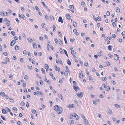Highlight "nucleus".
<instances>
[{"mask_svg":"<svg viewBox=\"0 0 125 125\" xmlns=\"http://www.w3.org/2000/svg\"><path fill=\"white\" fill-rule=\"evenodd\" d=\"M7 12H6L5 11L4 12H0V14H1V15L2 14H3L4 15H5L6 16H7Z\"/></svg>","mask_w":125,"mask_h":125,"instance_id":"f3484780","label":"nucleus"},{"mask_svg":"<svg viewBox=\"0 0 125 125\" xmlns=\"http://www.w3.org/2000/svg\"><path fill=\"white\" fill-rule=\"evenodd\" d=\"M15 33V32L13 31H11V34L13 36H14L15 35L14 34Z\"/></svg>","mask_w":125,"mask_h":125,"instance_id":"79ce46f5","label":"nucleus"},{"mask_svg":"<svg viewBox=\"0 0 125 125\" xmlns=\"http://www.w3.org/2000/svg\"><path fill=\"white\" fill-rule=\"evenodd\" d=\"M107 111L108 114L110 115H112V114L113 113L112 110L109 109H107Z\"/></svg>","mask_w":125,"mask_h":125,"instance_id":"9b49d317","label":"nucleus"},{"mask_svg":"<svg viewBox=\"0 0 125 125\" xmlns=\"http://www.w3.org/2000/svg\"><path fill=\"white\" fill-rule=\"evenodd\" d=\"M102 80L104 81H106L107 80V78L106 77H105L104 78H102Z\"/></svg>","mask_w":125,"mask_h":125,"instance_id":"c03bdc74","label":"nucleus"},{"mask_svg":"<svg viewBox=\"0 0 125 125\" xmlns=\"http://www.w3.org/2000/svg\"><path fill=\"white\" fill-rule=\"evenodd\" d=\"M59 43L61 45H62L63 44L62 42V40H60V41L59 42Z\"/></svg>","mask_w":125,"mask_h":125,"instance_id":"6e6d98bb","label":"nucleus"},{"mask_svg":"<svg viewBox=\"0 0 125 125\" xmlns=\"http://www.w3.org/2000/svg\"><path fill=\"white\" fill-rule=\"evenodd\" d=\"M19 15L20 17L22 18L23 19H24L25 17V16L22 14H21V15L19 14Z\"/></svg>","mask_w":125,"mask_h":125,"instance_id":"dca6fc26","label":"nucleus"},{"mask_svg":"<svg viewBox=\"0 0 125 125\" xmlns=\"http://www.w3.org/2000/svg\"><path fill=\"white\" fill-rule=\"evenodd\" d=\"M121 34L122 36H124L125 35V31H123L122 33Z\"/></svg>","mask_w":125,"mask_h":125,"instance_id":"774afa93","label":"nucleus"},{"mask_svg":"<svg viewBox=\"0 0 125 125\" xmlns=\"http://www.w3.org/2000/svg\"><path fill=\"white\" fill-rule=\"evenodd\" d=\"M112 25L113 27H115L116 26L115 23V22H113L112 23Z\"/></svg>","mask_w":125,"mask_h":125,"instance_id":"bf43d9fd","label":"nucleus"},{"mask_svg":"<svg viewBox=\"0 0 125 125\" xmlns=\"http://www.w3.org/2000/svg\"><path fill=\"white\" fill-rule=\"evenodd\" d=\"M17 124L18 125H22V123L20 121H18L17 123Z\"/></svg>","mask_w":125,"mask_h":125,"instance_id":"ea45409f","label":"nucleus"},{"mask_svg":"<svg viewBox=\"0 0 125 125\" xmlns=\"http://www.w3.org/2000/svg\"><path fill=\"white\" fill-rule=\"evenodd\" d=\"M68 108H74V105L73 104H70L69 105Z\"/></svg>","mask_w":125,"mask_h":125,"instance_id":"6e6552de","label":"nucleus"},{"mask_svg":"<svg viewBox=\"0 0 125 125\" xmlns=\"http://www.w3.org/2000/svg\"><path fill=\"white\" fill-rule=\"evenodd\" d=\"M69 7L72 10H73L74 9V7L73 5H70Z\"/></svg>","mask_w":125,"mask_h":125,"instance_id":"473e14b6","label":"nucleus"},{"mask_svg":"<svg viewBox=\"0 0 125 125\" xmlns=\"http://www.w3.org/2000/svg\"><path fill=\"white\" fill-rule=\"evenodd\" d=\"M24 78L25 80H27L28 79V77L27 75H25L24 76Z\"/></svg>","mask_w":125,"mask_h":125,"instance_id":"5fc2aeb1","label":"nucleus"},{"mask_svg":"<svg viewBox=\"0 0 125 125\" xmlns=\"http://www.w3.org/2000/svg\"><path fill=\"white\" fill-rule=\"evenodd\" d=\"M67 63L70 65L71 64V62L69 59H68L67 60Z\"/></svg>","mask_w":125,"mask_h":125,"instance_id":"b1692460","label":"nucleus"},{"mask_svg":"<svg viewBox=\"0 0 125 125\" xmlns=\"http://www.w3.org/2000/svg\"><path fill=\"white\" fill-rule=\"evenodd\" d=\"M81 5L82 6H84L85 5V3L83 1H82L81 2Z\"/></svg>","mask_w":125,"mask_h":125,"instance_id":"49530a36","label":"nucleus"},{"mask_svg":"<svg viewBox=\"0 0 125 125\" xmlns=\"http://www.w3.org/2000/svg\"><path fill=\"white\" fill-rule=\"evenodd\" d=\"M42 4L43 6L45 8L47 9L48 8V7L46 5L45 3L43 2H42Z\"/></svg>","mask_w":125,"mask_h":125,"instance_id":"2f4dec72","label":"nucleus"},{"mask_svg":"<svg viewBox=\"0 0 125 125\" xmlns=\"http://www.w3.org/2000/svg\"><path fill=\"white\" fill-rule=\"evenodd\" d=\"M83 93L82 92H79L76 94V95L78 97L80 98L82 97L83 96Z\"/></svg>","mask_w":125,"mask_h":125,"instance_id":"7ed1b4c3","label":"nucleus"},{"mask_svg":"<svg viewBox=\"0 0 125 125\" xmlns=\"http://www.w3.org/2000/svg\"><path fill=\"white\" fill-rule=\"evenodd\" d=\"M97 20L99 21H101V18L99 16L97 17Z\"/></svg>","mask_w":125,"mask_h":125,"instance_id":"37998d69","label":"nucleus"},{"mask_svg":"<svg viewBox=\"0 0 125 125\" xmlns=\"http://www.w3.org/2000/svg\"><path fill=\"white\" fill-rule=\"evenodd\" d=\"M73 115H69V117L70 118L73 119Z\"/></svg>","mask_w":125,"mask_h":125,"instance_id":"a878e982","label":"nucleus"},{"mask_svg":"<svg viewBox=\"0 0 125 125\" xmlns=\"http://www.w3.org/2000/svg\"><path fill=\"white\" fill-rule=\"evenodd\" d=\"M71 53L73 55L74 54V50H71Z\"/></svg>","mask_w":125,"mask_h":125,"instance_id":"4d7b16f0","label":"nucleus"},{"mask_svg":"<svg viewBox=\"0 0 125 125\" xmlns=\"http://www.w3.org/2000/svg\"><path fill=\"white\" fill-rule=\"evenodd\" d=\"M50 19L52 20H54L53 17L52 16H51L50 17Z\"/></svg>","mask_w":125,"mask_h":125,"instance_id":"09e8293b","label":"nucleus"},{"mask_svg":"<svg viewBox=\"0 0 125 125\" xmlns=\"http://www.w3.org/2000/svg\"><path fill=\"white\" fill-rule=\"evenodd\" d=\"M5 108L7 111H8L9 112H10L11 110L10 109L7 107H6Z\"/></svg>","mask_w":125,"mask_h":125,"instance_id":"c9c22d12","label":"nucleus"},{"mask_svg":"<svg viewBox=\"0 0 125 125\" xmlns=\"http://www.w3.org/2000/svg\"><path fill=\"white\" fill-rule=\"evenodd\" d=\"M112 46L111 45H109L108 46V48L109 50L111 51L112 49Z\"/></svg>","mask_w":125,"mask_h":125,"instance_id":"f704fd0d","label":"nucleus"},{"mask_svg":"<svg viewBox=\"0 0 125 125\" xmlns=\"http://www.w3.org/2000/svg\"><path fill=\"white\" fill-rule=\"evenodd\" d=\"M98 55L99 56H100L102 55L101 51H100V52L99 53V54Z\"/></svg>","mask_w":125,"mask_h":125,"instance_id":"338daca9","label":"nucleus"},{"mask_svg":"<svg viewBox=\"0 0 125 125\" xmlns=\"http://www.w3.org/2000/svg\"><path fill=\"white\" fill-rule=\"evenodd\" d=\"M19 47L17 45H16L15 47V49L16 50H19Z\"/></svg>","mask_w":125,"mask_h":125,"instance_id":"393cba45","label":"nucleus"},{"mask_svg":"<svg viewBox=\"0 0 125 125\" xmlns=\"http://www.w3.org/2000/svg\"><path fill=\"white\" fill-rule=\"evenodd\" d=\"M74 89L76 91H78L80 90L79 88L76 85H73V86Z\"/></svg>","mask_w":125,"mask_h":125,"instance_id":"20e7f679","label":"nucleus"},{"mask_svg":"<svg viewBox=\"0 0 125 125\" xmlns=\"http://www.w3.org/2000/svg\"><path fill=\"white\" fill-rule=\"evenodd\" d=\"M20 60L21 63H23L24 62V61L23 59L22 58H20Z\"/></svg>","mask_w":125,"mask_h":125,"instance_id":"e433bc0d","label":"nucleus"},{"mask_svg":"<svg viewBox=\"0 0 125 125\" xmlns=\"http://www.w3.org/2000/svg\"><path fill=\"white\" fill-rule=\"evenodd\" d=\"M112 36L113 38H115L116 37V35L115 34H112Z\"/></svg>","mask_w":125,"mask_h":125,"instance_id":"052dcab7","label":"nucleus"},{"mask_svg":"<svg viewBox=\"0 0 125 125\" xmlns=\"http://www.w3.org/2000/svg\"><path fill=\"white\" fill-rule=\"evenodd\" d=\"M73 26L75 27H76V26H77V23H76L75 22H74V21H73Z\"/></svg>","mask_w":125,"mask_h":125,"instance_id":"c756f323","label":"nucleus"},{"mask_svg":"<svg viewBox=\"0 0 125 125\" xmlns=\"http://www.w3.org/2000/svg\"><path fill=\"white\" fill-rule=\"evenodd\" d=\"M0 95L6 99H8L9 98L8 96L7 95H6L5 93L3 92H0Z\"/></svg>","mask_w":125,"mask_h":125,"instance_id":"f03ea898","label":"nucleus"},{"mask_svg":"<svg viewBox=\"0 0 125 125\" xmlns=\"http://www.w3.org/2000/svg\"><path fill=\"white\" fill-rule=\"evenodd\" d=\"M84 123L86 125H89L88 122L87 120L86 119V120H84Z\"/></svg>","mask_w":125,"mask_h":125,"instance_id":"6ab92c4d","label":"nucleus"},{"mask_svg":"<svg viewBox=\"0 0 125 125\" xmlns=\"http://www.w3.org/2000/svg\"><path fill=\"white\" fill-rule=\"evenodd\" d=\"M28 67H29V69L31 70H32V66H28Z\"/></svg>","mask_w":125,"mask_h":125,"instance_id":"e2e57ef3","label":"nucleus"},{"mask_svg":"<svg viewBox=\"0 0 125 125\" xmlns=\"http://www.w3.org/2000/svg\"><path fill=\"white\" fill-rule=\"evenodd\" d=\"M2 111L3 114H6V110L4 109H2Z\"/></svg>","mask_w":125,"mask_h":125,"instance_id":"412c9836","label":"nucleus"},{"mask_svg":"<svg viewBox=\"0 0 125 125\" xmlns=\"http://www.w3.org/2000/svg\"><path fill=\"white\" fill-rule=\"evenodd\" d=\"M9 100L10 102L13 103L14 102V100L11 98H10Z\"/></svg>","mask_w":125,"mask_h":125,"instance_id":"58836bf2","label":"nucleus"},{"mask_svg":"<svg viewBox=\"0 0 125 125\" xmlns=\"http://www.w3.org/2000/svg\"><path fill=\"white\" fill-rule=\"evenodd\" d=\"M120 11V9L118 7L117 8L116 10V12H119Z\"/></svg>","mask_w":125,"mask_h":125,"instance_id":"72a5a7b5","label":"nucleus"},{"mask_svg":"<svg viewBox=\"0 0 125 125\" xmlns=\"http://www.w3.org/2000/svg\"><path fill=\"white\" fill-rule=\"evenodd\" d=\"M32 112L33 113L35 114L36 113V110L33 109L32 110Z\"/></svg>","mask_w":125,"mask_h":125,"instance_id":"de8ad7c7","label":"nucleus"},{"mask_svg":"<svg viewBox=\"0 0 125 125\" xmlns=\"http://www.w3.org/2000/svg\"><path fill=\"white\" fill-rule=\"evenodd\" d=\"M79 77L80 78H83V75L82 73H80L79 74Z\"/></svg>","mask_w":125,"mask_h":125,"instance_id":"aec40b11","label":"nucleus"},{"mask_svg":"<svg viewBox=\"0 0 125 125\" xmlns=\"http://www.w3.org/2000/svg\"><path fill=\"white\" fill-rule=\"evenodd\" d=\"M29 60L33 64H34L35 63V61L31 59V58H29Z\"/></svg>","mask_w":125,"mask_h":125,"instance_id":"a211bd4d","label":"nucleus"},{"mask_svg":"<svg viewBox=\"0 0 125 125\" xmlns=\"http://www.w3.org/2000/svg\"><path fill=\"white\" fill-rule=\"evenodd\" d=\"M45 24V23H42V28H45L44 25Z\"/></svg>","mask_w":125,"mask_h":125,"instance_id":"69168bd1","label":"nucleus"},{"mask_svg":"<svg viewBox=\"0 0 125 125\" xmlns=\"http://www.w3.org/2000/svg\"><path fill=\"white\" fill-rule=\"evenodd\" d=\"M45 69L46 70V71H47L48 69L49 68V66L47 64H45Z\"/></svg>","mask_w":125,"mask_h":125,"instance_id":"4be33fe9","label":"nucleus"},{"mask_svg":"<svg viewBox=\"0 0 125 125\" xmlns=\"http://www.w3.org/2000/svg\"><path fill=\"white\" fill-rule=\"evenodd\" d=\"M105 88V90L107 91H108L110 89V87L108 86H107Z\"/></svg>","mask_w":125,"mask_h":125,"instance_id":"cd10ccee","label":"nucleus"},{"mask_svg":"<svg viewBox=\"0 0 125 125\" xmlns=\"http://www.w3.org/2000/svg\"><path fill=\"white\" fill-rule=\"evenodd\" d=\"M99 100L98 99H96L95 100H93V104H96V102H99Z\"/></svg>","mask_w":125,"mask_h":125,"instance_id":"9d476101","label":"nucleus"},{"mask_svg":"<svg viewBox=\"0 0 125 125\" xmlns=\"http://www.w3.org/2000/svg\"><path fill=\"white\" fill-rule=\"evenodd\" d=\"M6 23V25L8 26H9L10 25V21H8Z\"/></svg>","mask_w":125,"mask_h":125,"instance_id":"c85d7f7f","label":"nucleus"},{"mask_svg":"<svg viewBox=\"0 0 125 125\" xmlns=\"http://www.w3.org/2000/svg\"><path fill=\"white\" fill-rule=\"evenodd\" d=\"M3 53L5 56H7L8 55V53L6 52H4Z\"/></svg>","mask_w":125,"mask_h":125,"instance_id":"680f3d73","label":"nucleus"},{"mask_svg":"<svg viewBox=\"0 0 125 125\" xmlns=\"http://www.w3.org/2000/svg\"><path fill=\"white\" fill-rule=\"evenodd\" d=\"M54 67L56 70L58 71V72H59L60 70V69L56 65H55L54 66Z\"/></svg>","mask_w":125,"mask_h":125,"instance_id":"ddd939ff","label":"nucleus"},{"mask_svg":"<svg viewBox=\"0 0 125 125\" xmlns=\"http://www.w3.org/2000/svg\"><path fill=\"white\" fill-rule=\"evenodd\" d=\"M59 35L60 37L62 36V33L59 31H58Z\"/></svg>","mask_w":125,"mask_h":125,"instance_id":"0e129e2a","label":"nucleus"},{"mask_svg":"<svg viewBox=\"0 0 125 125\" xmlns=\"http://www.w3.org/2000/svg\"><path fill=\"white\" fill-rule=\"evenodd\" d=\"M25 104L24 102L22 101L21 103V104L22 106H23Z\"/></svg>","mask_w":125,"mask_h":125,"instance_id":"8fccbe9b","label":"nucleus"},{"mask_svg":"<svg viewBox=\"0 0 125 125\" xmlns=\"http://www.w3.org/2000/svg\"><path fill=\"white\" fill-rule=\"evenodd\" d=\"M56 62L57 63L59 64V63L60 64H62V61L61 60H56Z\"/></svg>","mask_w":125,"mask_h":125,"instance_id":"423d86ee","label":"nucleus"},{"mask_svg":"<svg viewBox=\"0 0 125 125\" xmlns=\"http://www.w3.org/2000/svg\"><path fill=\"white\" fill-rule=\"evenodd\" d=\"M27 39L28 41L30 42L31 43L33 41L32 39L30 37L29 38H27Z\"/></svg>","mask_w":125,"mask_h":125,"instance_id":"2eb2a0df","label":"nucleus"},{"mask_svg":"<svg viewBox=\"0 0 125 125\" xmlns=\"http://www.w3.org/2000/svg\"><path fill=\"white\" fill-rule=\"evenodd\" d=\"M114 105L116 107L120 108L121 107L120 105L117 104H115Z\"/></svg>","mask_w":125,"mask_h":125,"instance_id":"bb28decb","label":"nucleus"},{"mask_svg":"<svg viewBox=\"0 0 125 125\" xmlns=\"http://www.w3.org/2000/svg\"><path fill=\"white\" fill-rule=\"evenodd\" d=\"M106 14L107 16H109L110 15V13L109 11H107L106 12Z\"/></svg>","mask_w":125,"mask_h":125,"instance_id":"864d4df0","label":"nucleus"},{"mask_svg":"<svg viewBox=\"0 0 125 125\" xmlns=\"http://www.w3.org/2000/svg\"><path fill=\"white\" fill-rule=\"evenodd\" d=\"M81 117L84 120H86V119L85 117L83 115H81Z\"/></svg>","mask_w":125,"mask_h":125,"instance_id":"7c9ffc66","label":"nucleus"},{"mask_svg":"<svg viewBox=\"0 0 125 125\" xmlns=\"http://www.w3.org/2000/svg\"><path fill=\"white\" fill-rule=\"evenodd\" d=\"M5 60L6 61V62H9V59L8 58H6L5 59Z\"/></svg>","mask_w":125,"mask_h":125,"instance_id":"603ef678","label":"nucleus"},{"mask_svg":"<svg viewBox=\"0 0 125 125\" xmlns=\"http://www.w3.org/2000/svg\"><path fill=\"white\" fill-rule=\"evenodd\" d=\"M64 74L66 76H67L68 75V73L67 71H65V72H64Z\"/></svg>","mask_w":125,"mask_h":125,"instance_id":"3c124183","label":"nucleus"},{"mask_svg":"<svg viewBox=\"0 0 125 125\" xmlns=\"http://www.w3.org/2000/svg\"><path fill=\"white\" fill-rule=\"evenodd\" d=\"M58 96L60 98H61L62 100H63V96L62 95L60 94H58Z\"/></svg>","mask_w":125,"mask_h":125,"instance_id":"5701e85b","label":"nucleus"},{"mask_svg":"<svg viewBox=\"0 0 125 125\" xmlns=\"http://www.w3.org/2000/svg\"><path fill=\"white\" fill-rule=\"evenodd\" d=\"M73 116L75 117V118H76V120H78L79 119V118H78V115H77V114H76L75 113H73Z\"/></svg>","mask_w":125,"mask_h":125,"instance_id":"0eeeda50","label":"nucleus"},{"mask_svg":"<svg viewBox=\"0 0 125 125\" xmlns=\"http://www.w3.org/2000/svg\"><path fill=\"white\" fill-rule=\"evenodd\" d=\"M58 21L61 22L62 23L63 22V21L62 17H59Z\"/></svg>","mask_w":125,"mask_h":125,"instance_id":"1a4fd4ad","label":"nucleus"},{"mask_svg":"<svg viewBox=\"0 0 125 125\" xmlns=\"http://www.w3.org/2000/svg\"><path fill=\"white\" fill-rule=\"evenodd\" d=\"M114 59L116 61L118 60L119 59V57L118 55L116 54H114Z\"/></svg>","mask_w":125,"mask_h":125,"instance_id":"39448f33","label":"nucleus"},{"mask_svg":"<svg viewBox=\"0 0 125 125\" xmlns=\"http://www.w3.org/2000/svg\"><path fill=\"white\" fill-rule=\"evenodd\" d=\"M60 52L61 53H63V52L62 49L61 48L60 49Z\"/></svg>","mask_w":125,"mask_h":125,"instance_id":"13d9d810","label":"nucleus"},{"mask_svg":"<svg viewBox=\"0 0 125 125\" xmlns=\"http://www.w3.org/2000/svg\"><path fill=\"white\" fill-rule=\"evenodd\" d=\"M35 9L36 10L38 11H40V9L37 6H35Z\"/></svg>","mask_w":125,"mask_h":125,"instance_id":"4c0bfd02","label":"nucleus"},{"mask_svg":"<svg viewBox=\"0 0 125 125\" xmlns=\"http://www.w3.org/2000/svg\"><path fill=\"white\" fill-rule=\"evenodd\" d=\"M64 40L65 43L66 44H68L67 42L66 39L65 37V36H64Z\"/></svg>","mask_w":125,"mask_h":125,"instance_id":"a18cd8bd","label":"nucleus"},{"mask_svg":"<svg viewBox=\"0 0 125 125\" xmlns=\"http://www.w3.org/2000/svg\"><path fill=\"white\" fill-rule=\"evenodd\" d=\"M34 44L33 45V47L34 48H37V45L36 44L34 43Z\"/></svg>","mask_w":125,"mask_h":125,"instance_id":"a19ab883","label":"nucleus"},{"mask_svg":"<svg viewBox=\"0 0 125 125\" xmlns=\"http://www.w3.org/2000/svg\"><path fill=\"white\" fill-rule=\"evenodd\" d=\"M16 43V42L14 40H12L10 44V45L11 46H13Z\"/></svg>","mask_w":125,"mask_h":125,"instance_id":"f8f14e48","label":"nucleus"},{"mask_svg":"<svg viewBox=\"0 0 125 125\" xmlns=\"http://www.w3.org/2000/svg\"><path fill=\"white\" fill-rule=\"evenodd\" d=\"M54 109L58 114H61L62 113L63 110L62 108L61 107L56 105L54 106Z\"/></svg>","mask_w":125,"mask_h":125,"instance_id":"f257e3e1","label":"nucleus"},{"mask_svg":"<svg viewBox=\"0 0 125 125\" xmlns=\"http://www.w3.org/2000/svg\"><path fill=\"white\" fill-rule=\"evenodd\" d=\"M66 17L67 19L69 20L71 19V16L69 14H67L66 15Z\"/></svg>","mask_w":125,"mask_h":125,"instance_id":"4468645a","label":"nucleus"}]
</instances>
